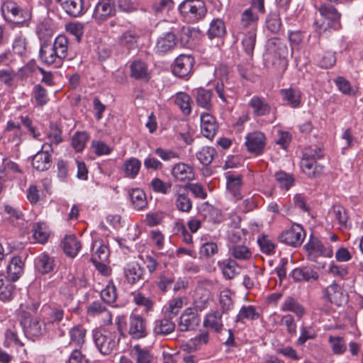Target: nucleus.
Listing matches in <instances>:
<instances>
[{
    "label": "nucleus",
    "instance_id": "f257e3e1",
    "mask_svg": "<svg viewBox=\"0 0 363 363\" xmlns=\"http://www.w3.org/2000/svg\"><path fill=\"white\" fill-rule=\"evenodd\" d=\"M286 45L278 38H269L266 43V51L264 53V65L267 67H278L284 63L288 55Z\"/></svg>",
    "mask_w": 363,
    "mask_h": 363
},
{
    "label": "nucleus",
    "instance_id": "f03ea898",
    "mask_svg": "<svg viewBox=\"0 0 363 363\" xmlns=\"http://www.w3.org/2000/svg\"><path fill=\"white\" fill-rule=\"evenodd\" d=\"M247 106L255 118L267 117L268 123H273L277 120V108L263 96H253L249 100Z\"/></svg>",
    "mask_w": 363,
    "mask_h": 363
},
{
    "label": "nucleus",
    "instance_id": "7ed1b4c3",
    "mask_svg": "<svg viewBox=\"0 0 363 363\" xmlns=\"http://www.w3.org/2000/svg\"><path fill=\"white\" fill-rule=\"evenodd\" d=\"M178 9L180 13L192 23L201 20L207 13L206 4L202 0H184Z\"/></svg>",
    "mask_w": 363,
    "mask_h": 363
},
{
    "label": "nucleus",
    "instance_id": "20e7f679",
    "mask_svg": "<svg viewBox=\"0 0 363 363\" xmlns=\"http://www.w3.org/2000/svg\"><path fill=\"white\" fill-rule=\"evenodd\" d=\"M1 10L4 18L15 24H23L31 18L28 11L23 10L12 0L5 1Z\"/></svg>",
    "mask_w": 363,
    "mask_h": 363
},
{
    "label": "nucleus",
    "instance_id": "39448f33",
    "mask_svg": "<svg viewBox=\"0 0 363 363\" xmlns=\"http://www.w3.org/2000/svg\"><path fill=\"white\" fill-rule=\"evenodd\" d=\"M305 249L308 252V259L315 262L320 257H332L333 255V247L330 245H325L318 238L311 236L309 241L305 245Z\"/></svg>",
    "mask_w": 363,
    "mask_h": 363
},
{
    "label": "nucleus",
    "instance_id": "423d86ee",
    "mask_svg": "<svg viewBox=\"0 0 363 363\" xmlns=\"http://www.w3.org/2000/svg\"><path fill=\"white\" fill-rule=\"evenodd\" d=\"M306 238V232L300 224L294 223L285 229L279 236V240L294 247L301 246Z\"/></svg>",
    "mask_w": 363,
    "mask_h": 363
},
{
    "label": "nucleus",
    "instance_id": "0eeeda50",
    "mask_svg": "<svg viewBox=\"0 0 363 363\" xmlns=\"http://www.w3.org/2000/svg\"><path fill=\"white\" fill-rule=\"evenodd\" d=\"M93 338L96 346L103 354H108L116 349L119 340L116 339L112 333H103L101 330H96L93 333Z\"/></svg>",
    "mask_w": 363,
    "mask_h": 363
},
{
    "label": "nucleus",
    "instance_id": "6e6552de",
    "mask_svg": "<svg viewBox=\"0 0 363 363\" xmlns=\"http://www.w3.org/2000/svg\"><path fill=\"white\" fill-rule=\"evenodd\" d=\"M172 194L176 209L182 213H189L192 209L193 204L189 196L187 186L176 184L172 188Z\"/></svg>",
    "mask_w": 363,
    "mask_h": 363
},
{
    "label": "nucleus",
    "instance_id": "1a4fd4ad",
    "mask_svg": "<svg viewBox=\"0 0 363 363\" xmlns=\"http://www.w3.org/2000/svg\"><path fill=\"white\" fill-rule=\"evenodd\" d=\"M226 178L227 194L235 201L242 199V189L244 186L242 176L238 173L228 172Z\"/></svg>",
    "mask_w": 363,
    "mask_h": 363
},
{
    "label": "nucleus",
    "instance_id": "9d476101",
    "mask_svg": "<svg viewBox=\"0 0 363 363\" xmlns=\"http://www.w3.org/2000/svg\"><path fill=\"white\" fill-rule=\"evenodd\" d=\"M21 323L25 335L33 341L42 336L45 331V324L37 318L25 316Z\"/></svg>",
    "mask_w": 363,
    "mask_h": 363
},
{
    "label": "nucleus",
    "instance_id": "9b49d317",
    "mask_svg": "<svg viewBox=\"0 0 363 363\" xmlns=\"http://www.w3.org/2000/svg\"><path fill=\"white\" fill-rule=\"evenodd\" d=\"M115 14L114 5L111 0H99L92 14L93 19L101 24Z\"/></svg>",
    "mask_w": 363,
    "mask_h": 363
},
{
    "label": "nucleus",
    "instance_id": "f8f14e48",
    "mask_svg": "<svg viewBox=\"0 0 363 363\" xmlns=\"http://www.w3.org/2000/svg\"><path fill=\"white\" fill-rule=\"evenodd\" d=\"M127 332L133 339L145 337L147 335L146 320L140 315L131 314Z\"/></svg>",
    "mask_w": 363,
    "mask_h": 363
},
{
    "label": "nucleus",
    "instance_id": "ddd939ff",
    "mask_svg": "<svg viewBox=\"0 0 363 363\" xmlns=\"http://www.w3.org/2000/svg\"><path fill=\"white\" fill-rule=\"evenodd\" d=\"M53 148L48 143H44L42 148L38 151L33 158V167L38 171H45L48 169L52 164L50 152Z\"/></svg>",
    "mask_w": 363,
    "mask_h": 363
},
{
    "label": "nucleus",
    "instance_id": "4468645a",
    "mask_svg": "<svg viewBox=\"0 0 363 363\" xmlns=\"http://www.w3.org/2000/svg\"><path fill=\"white\" fill-rule=\"evenodd\" d=\"M320 16L326 21L328 28L339 30L341 28L340 13L331 4H323L318 8Z\"/></svg>",
    "mask_w": 363,
    "mask_h": 363
},
{
    "label": "nucleus",
    "instance_id": "2eb2a0df",
    "mask_svg": "<svg viewBox=\"0 0 363 363\" xmlns=\"http://www.w3.org/2000/svg\"><path fill=\"white\" fill-rule=\"evenodd\" d=\"M266 140L263 133L255 131L247 135L245 145L250 152L261 155L264 152Z\"/></svg>",
    "mask_w": 363,
    "mask_h": 363
},
{
    "label": "nucleus",
    "instance_id": "dca6fc26",
    "mask_svg": "<svg viewBox=\"0 0 363 363\" xmlns=\"http://www.w3.org/2000/svg\"><path fill=\"white\" fill-rule=\"evenodd\" d=\"M130 77L138 81L148 82L151 79V71L145 61L136 59L130 65Z\"/></svg>",
    "mask_w": 363,
    "mask_h": 363
},
{
    "label": "nucleus",
    "instance_id": "f3484780",
    "mask_svg": "<svg viewBox=\"0 0 363 363\" xmlns=\"http://www.w3.org/2000/svg\"><path fill=\"white\" fill-rule=\"evenodd\" d=\"M201 319L198 313L191 308H187L180 316L178 328L182 332L193 330L199 325Z\"/></svg>",
    "mask_w": 363,
    "mask_h": 363
},
{
    "label": "nucleus",
    "instance_id": "a211bd4d",
    "mask_svg": "<svg viewBox=\"0 0 363 363\" xmlns=\"http://www.w3.org/2000/svg\"><path fill=\"white\" fill-rule=\"evenodd\" d=\"M194 60L191 55H180L174 60L172 73L179 77L187 76L191 71Z\"/></svg>",
    "mask_w": 363,
    "mask_h": 363
},
{
    "label": "nucleus",
    "instance_id": "6ab92c4d",
    "mask_svg": "<svg viewBox=\"0 0 363 363\" xmlns=\"http://www.w3.org/2000/svg\"><path fill=\"white\" fill-rule=\"evenodd\" d=\"M200 126L202 135L212 140L218 130L216 118L209 113H202L200 116Z\"/></svg>",
    "mask_w": 363,
    "mask_h": 363
},
{
    "label": "nucleus",
    "instance_id": "aec40b11",
    "mask_svg": "<svg viewBox=\"0 0 363 363\" xmlns=\"http://www.w3.org/2000/svg\"><path fill=\"white\" fill-rule=\"evenodd\" d=\"M23 130L21 124L13 120H9L3 130L2 138L8 143L18 145L21 142Z\"/></svg>",
    "mask_w": 363,
    "mask_h": 363
},
{
    "label": "nucleus",
    "instance_id": "412c9836",
    "mask_svg": "<svg viewBox=\"0 0 363 363\" xmlns=\"http://www.w3.org/2000/svg\"><path fill=\"white\" fill-rule=\"evenodd\" d=\"M257 21L258 16L252 11V8L245 9L241 14L238 32L257 31Z\"/></svg>",
    "mask_w": 363,
    "mask_h": 363
},
{
    "label": "nucleus",
    "instance_id": "4be33fe9",
    "mask_svg": "<svg viewBox=\"0 0 363 363\" xmlns=\"http://www.w3.org/2000/svg\"><path fill=\"white\" fill-rule=\"evenodd\" d=\"M177 39L176 35L169 31L160 35L156 42L155 50L160 54H164L172 51L177 45Z\"/></svg>",
    "mask_w": 363,
    "mask_h": 363
},
{
    "label": "nucleus",
    "instance_id": "5701e85b",
    "mask_svg": "<svg viewBox=\"0 0 363 363\" xmlns=\"http://www.w3.org/2000/svg\"><path fill=\"white\" fill-rule=\"evenodd\" d=\"M123 274L127 282L134 284L143 280L145 269L139 263L132 262L124 267Z\"/></svg>",
    "mask_w": 363,
    "mask_h": 363
},
{
    "label": "nucleus",
    "instance_id": "b1692460",
    "mask_svg": "<svg viewBox=\"0 0 363 363\" xmlns=\"http://www.w3.org/2000/svg\"><path fill=\"white\" fill-rule=\"evenodd\" d=\"M39 57L43 63L53 65L55 67H60L63 61L52 46L48 44L41 46Z\"/></svg>",
    "mask_w": 363,
    "mask_h": 363
},
{
    "label": "nucleus",
    "instance_id": "393cba45",
    "mask_svg": "<svg viewBox=\"0 0 363 363\" xmlns=\"http://www.w3.org/2000/svg\"><path fill=\"white\" fill-rule=\"evenodd\" d=\"M90 6L91 3L89 0H67L63 4L66 12L73 17L83 15Z\"/></svg>",
    "mask_w": 363,
    "mask_h": 363
},
{
    "label": "nucleus",
    "instance_id": "a878e982",
    "mask_svg": "<svg viewBox=\"0 0 363 363\" xmlns=\"http://www.w3.org/2000/svg\"><path fill=\"white\" fill-rule=\"evenodd\" d=\"M282 101L289 106L297 108L301 105V91L296 88L289 87L280 90Z\"/></svg>",
    "mask_w": 363,
    "mask_h": 363
},
{
    "label": "nucleus",
    "instance_id": "bb28decb",
    "mask_svg": "<svg viewBox=\"0 0 363 363\" xmlns=\"http://www.w3.org/2000/svg\"><path fill=\"white\" fill-rule=\"evenodd\" d=\"M289 275L296 282L315 281L319 279L318 273L309 267H297Z\"/></svg>",
    "mask_w": 363,
    "mask_h": 363
},
{
    "label": "nucleus",
    "instance_id": "cd10ccee",
    "mask_svg": "<svg viewBox=\"0 0 363 363\" xmlns=\"http://www.w3.org/2000/svg\"><path fill=\"white\" fill-rule=\"evenodd\" d=\"M218 266L226 279H232L240 274V266L231 257L218 261Z\"/></svg>",
    "mask_w": 363,
    "mask_h": 363
},
{
    "label": "nucleus",
    "instance_id": "c85d7f7f",
    "mask_svg": "<svg viewBox=\"0 0 363 363\" xmlns=\"http://www.w3.org/2000/svg\"><path fill=\"white\" fill-rule=\"evenodd\" d=\"M281 310L294 313L298 319H301L306 313L305 307L296 298L290 296L284 298L281 306Z\"/></svg>",
    "mask_w": 363,
    "mask_h": 363
},
{
    "label": "nucleus",
    "instance_id": "c756f323",
    "mask_svg": "<svg viewBox=\"0 0 363 363\" xmlns=\"http://www.w3.org/2000/svg\"><path fill=\"white\" fill-rule=\"evenodd\" d=\"M24 263L20 257H14L7 266V276L5 277L10 281H16L23 272Z\"/></svg>",
    "mask_w": 363,
    "mask_h": 363
},
{
    "label": "nucleus",
    "instance_id": "7c9ffc66",
    "mask_svg": "<svg viewBox=\"0 0 363 363\" xmlns=\"http://www.w3.org/2000/svg\"><path fill=\"white\" fill-rule=\"evenodd\" d=\"M229 254L233 259L238 261H248L252 257V250L245 245L234 243L229 245Z\"/></svg>",
    "mask_w": 363,
    "mask_h": 363
},
{
    "label": "nucleus",
    "instance_id": "2f4dec72",
    "mask_svg": "<svg viewBox=\"0 0 363 363\" xmlns=\"http://www.w3.org/2000/svg\"><path fill=\"white\" fill-rule=\"evenodd\" d=\"M325 295L331 303L337 306H341L346 301L341 286L336 281L325 289Z\"/></svg>",
    "mask_w": 363,
    "mask_h": 363
},
{
    "label": "nucleus",
    "instance_id": "473e14b6",
    "mask_svg": "<svg viewBox=\"0 0 363 363\" xmlns=\"http://www.w3.org/2000/svg\"><path fill=\"white\" fill-rule=\"evenodd\" d=\"M222 313L217 311L208 313L203 320V326L216 333H219L223 328Z\"/></svg>",
    "mask_w": 363,
    "mask_h": 363
},
{
    "label": "nucleus",
    "instance_id": "72a5a7b5",
    "mask_svg": "<svg viewBox=\"0 0 363 363\" xmlns=\"http://www.w3.org/2000/svg\"><path fill=\"white\" fill-rule=\"evenodd\" d=\"M210 292L203 288H198L196 291L194 306L191 307L196 313L201 312L208 306Z\"/></svg>",
    "mask_w": 363,
    "mask_h": 363
},
{
    "label": "nucleus",
    "instance_id": "f704fd0d",
    "mask_svg": "<svg viewBox=\"0 0 363 363\" xmlns=\"http://www.w3.org/2000/svg\"><path fill=\"white\" fill-rule=\"evenodd\" d=\"M300 167L302 172L308 177H315L321 174L323 167L317 164V162L303 156Z\"/></svg>",
    "mask_w": 363,
    "mask_h": 363
},
{
    "label": "nucleus",
    "instance_id": "c9c22d12",
    "mask_svg": "<svg viewBox=\"0 0 363 363\" xmlns=\"http://www.w3.org/2000/svg\"><path fill=\"white\" fill-rule=\"evenodd\" d=\"M226 34V27L224 21L221 18H213L207 30V36L209 39H221Z\"/></svg>",
    "mask_w": 363,
    "mask_h": 363
},
{
    "label": "nucleus",
    "instance_id": "e433bc0d",
    "mask_svg": "<svg viewBox=\"0 0 363 363\" xmlns=\"http://www.w3.org/2000/svg\"><path fill=\"white\" fill-rule=\"evenodd\" d=\"M172 175L175 179L181 182L191 180L194 177L192 167L184 163L175 164L172 169Z\"/></svg>",
    "mask_w": 363,
    "mask_h": 363
},
{
    "label": "nucleus",
    "instance_id": "4c0bfd02",
    "mask_svg": "<svg viewBox=\"0 0 363 363\" xmlns=\"http://www.w3.org/2000/svg\"><path fill=\"white\" fill-rule=\"evenodd\" d=\"M65 253L70 257H74L81 249V243L74 235H67L62 242Z\"/></svg>",
    "mask_w": 363,
    "mask_h": 363
},
{
    "label": "nucleus",
    "instance_id": "58836bf2",
    "mask_svg": "<svg viewBox=\"0 0 363 363\" xmlns=\"http://www.w3.org/2000/svg\"><path fill=\"white\" fill-rule=\"evenodd\" d=\"M138 39L139 34L138 31L135 29H130L123 32L118 38V43L121 46L130 50L137 46Z\"/></svg>",
    "mask_w": 363,
    "mask_h": 363
},
{
    "label": "nucleus",
    "instance_id": "ea45409f",
    "mask_svg": "<svg viewBox=\"0 0 363 363\" xmlns=\"http://www.w3.org/2000/svg\"><path fill=\"white\" fill-rule=\"evenodd\" d=\"M237 35H241V43L245 52L252 57L256 44L257 31L238 32Z\"/></svg>",
    "mask_w": 363,
    "mask_h": 363
},
{
    "label": "nucleus",
    "instance_id": "a19ab883",
    "mask_svg": "<svg viewBox=\"0 0 363 363\" xmlns=\"http://www.w3.org/2000/svg\"><path fill=\"white\" fill-rule=\"evenodd\" d=\"M35 266L41 274H48L54 270V259L46 253H42L36 257Z\"/></svg>",
    "mask_w": 363,
    "mask_h": 363
},
{
    "label": "nucleus",
    "instance_id": "79ce46f5",
    "mask_svg": "<svg viewBox=\"0 0 363 363\" xmlns=\"http://www.w3.org/2000/svg\"><path fill=\"white\" fill-rule=\"evenodd\" d=\"M170 319L169 317L155 321L153 332L156 336L169 335L174 330L175 324Z\"/></svg>",
    "mask_w": 363,
    "mask_h": 363
},
{
    "label": "nucleus",
    "instance_id": "37998d69",
    "mask_svg": "<svg viewBox=\"0 0 363 363\" xmlns=\"http://www.w3.org/2000/svg\"><path fill=\"white\" fill-rule=\"evenodd\" d=\"M259 317V313L253 306H243L240 309L235 318L236 323H245L246 320H255Z\"/></svg>",
    "mask_w": 363,
    "mask_h": 363
},
{
    "label": "nucleus",
    "instance_id": "c03bdc74",
    "mask_svg": "<svg viewBox=\"0 0 363 363\" xmlns=\"http://www.w3.org/2000/svg\"><path fill=\"white\" fill-rule=\"evenodd\" d=\"M133 301L136 306L142 308L143 312L145 313L153 310L155 304L153 300L141 292L136 291L133 294Z\"/></svg>",
    "mask_w": 363,
    "mask_h": 363
},
{
    "label": "nucleus",
    "instance_id": "a18cd8bd",
    "mask_svg": "<svg viewBox=\"0 0 363 363\" xmlns=\"http://www.w3.org/2000/svg\"><path fill=\"white\" fill-rule=\"evenodd\" d=\"M86 330L79 325L74 326L69 330L70 345H74L80 349L85 342Z\"/></svg>",
    "mask_w": 363,
    "mask_h": 363
},
{
    "label": "nucleus",
    "instance_id": "49530a36",
    "mask_svg": "<svg viewBox=\"0 0 363 363\" xmlns=\"http://www.w3.org/2000/svg\"><path fill=\"white\" fill-rule=\"evenodd\" d=\"M140 167L141 162L135 157H131L124 162L123 170L126 177L134 179L138 174Z\"/></svg>",
    "mask_w": 363,
    "mask_h": 363
},
{
    "label": "nucleus",
    "instance_id": "de8ad7c7",
    "mask_svg": "<svg viewBox=\"0 0 363 363\" xmlns=\"http://www.w3.org/2000/svg\"><path fill=\"white\" fill-rule=\"evenodd\" d=\"M219 306L223 314L228 313L233 308L234 301L233 299V292L230 290L225 289L220 291Z\"/></svg>",
    "mask_w": 363,
    "mask_h": 363
},
{
    "label": "nucleus",
    "instance_id": "09e8293b",
    "mask_svg": "<svg viewBox=\"0 0 363 363\" xmlns=\"http://www.w3.org/2000/svg\"><path fill=\"white\" fill-rule=\"evenodd\" d=\"M49 235V230L45 223L39 222L34 223L33 226V237L36 242L44 244L47 242Z\"/></svg>",
    "mask_w": 363,
    "mask_h": 363
},
{
    "label": "nucleus",
    "instance_id": "8fccbe9b",
    "mask_svg": "<svg viewBox=\"0 0 363 363\" xmlns=\"http://www.w3.org/2000/svg\"><path fill=\"white\" fill-rule=\"evenodd\" d=\"M130 199L133 208L140 211L147 206V200L145 192L140 189H133L130 192Z\"/></svg>",
    "mask_w": 363,
    "mask_h": 363
},
{
    "label": "nucleus",
    "instance_id": "3c124183",
    "mask_svg": "<svg viewBox=\"0 0 363 363\" xmlns=\"http://www.w3.org/2000/svg\"><path fill=\"white\" fill-rule=\"evenodd\" d=\"M262 201V197L259 194H253L242 200L238 205L239 210L242 213H247L255 209L259 206Z\"/></svg>",
    "mask_w": 363,
    "mask_h": 363
},
{
    "label": "nucleus",
    "instance_id": "603ef678",
    "mask_svg": "<svg viewBox=\"0 0 363 363\" xmlns=\"http://www.w3.org/2000/svg\"><path fill=\"white\" fill-rule=\"evenodd\" d=\"M212 92L210 90L199 89L196 90V101L199 106L210 110L212 107L211 104Z\"/></svg>",
    "mask_w": 363,
    "mask_h": 363
},
{
    "label": "nucleus",
    "instance_id": "864d4df0",
    "mask_svg": "<svg viewBox=\"0 0 363 363\" xmlns=\"http://www.w3.org/2000/svg\"><path fill=\"white\" fill-rule=\"evenodd\" d=\"M11 281L6 279L2 274H0V299L9 301L12 298L14 294L15 286Z\"/></svg>",
    "mask_w": 363,
    "mask_h": 363
},
{
    "label": "nucleus",
    "instance_id": "5fc2aeb1",
    "mask_svg": "<svg viewBox=\"0 0 363 363\" xmlns=\"http://www.w3.org/2000/svg\"><path fill=\"white\" fill-rule=\"evenodd\" d=\"M174 103L184 115H189L191 112L190 96L184 92H179L174 96Z\"/></svg>",
    "mask_w": 363,
    "mask_h": 363
},
{
    "label": "nucleus",
    "instance_id": "6e6d98bb",
    "mask_svg": "<svg viewBox=\"0 0 363 363\" xmlns=\"http://www.w3.org/2000/svg\"><path fill=\"white\" fill-rule=\"evenodd\" d=\"M13 50L21 56H26L30 52L28 42L23 34L19 33L15 37L13 42Z\"/></svg>",
    "mask_w": 363,
    "mask_h": 363
},
{
    "label": "nucleus",
    "instance_id": "4d7b16f0",
    "mask_svg": "<svg viewBox=\"0 0 363 363\" xmlns=\"http://www.w3.org/2000/svg\"><path fill=\"white\" fill-rule=\"evenodd\" d=\"M274 177L279 188L284 191L289 190L294 184L293 175L284 171L277 172Z\"/></svg>",
    "mask_w": 363,
    "mask_h": 363
},
{
    "label": "nucleus",
    "instance_id": "13d9d810",
    "mask_svg": "<svg viewBox=\"0 0 363 363\" xmlns=\"http://www.w3.org/2000/svg\"><path fill=\"white\" fill-rule=\"evenodd\" d=\"M216 154L213 147L206 146L196 152V158L202 164L207 166L212 162Z\"/></svg>",
    "mask_w": 363,
    "mask_h": 363
},
{
    "label": "nucleus",
    "instance_id": "bf43d9fd",
    "mask_svg": "<svg viewBox=\"0 0 363 363\" xmlns=\"http://www.w3.org/2000/svg\"><path fill=\"white\" fill-rule=\"evenodd\" d=\"M68 45L69 41L67 37L60 35L55 39L52 46L60 55V57L64 60L67 56Z\"/></svg>",
    "mask_w": 363,
    "mask_h": 363
},
{
    "label": "nucleus",
    "instance_id": "052dcab7",
    "mask_svg": "<svg viewBox=\"0 0 363 363\" xmlns=\"http://www.w3.org/2000/svg\"><path fill=\"white\" fill-rule=\"evenodd\" d=\"M31 94L32 98L38 106H43L49 101L47 90L40 84H36L34 86Z\"/></svg>",
    "mask_w": 363,
    "mask_h": 363
},
{
    "label": "nucleus",
    "instance_id": "680f3d73",
    "mask_svg": "<svg viewBox=\"0 0 363 363\" xmlns=\"http://www.w3.org/2000/svg\"><path fill=\"white\" fill-rule=\"evenodd\" d=\"M334 83L338 90L343 94L347 96H354L356 90L351 85L350 82L343 77H337L334 79Z\"/></svg>",
    "mask_w": 363,
    "mask_h": 363
},
{
    "label": "nucleus",
    "instance_id": "e2e57ef3",
    "mask_svg": "<svg viewBox=\"0 0 363 363\" xmlns=\"http://www.w3.org/2000/svg\"><path fill=\"white\" fill-rule=\"evenodd\" d=\"M266 28L272 33H278L281 30V22L280 16L277 13H272L267 17Z\"/></svg>",
    "mask_w": 363,
    "mask_h": 363
},
{
    "label": "nucleus",
    "instance_id": "0e129e2a",
    "mask_svg": "<svg viewBox=\"0 0 363 363\" xmlns=\"http://www.w3.org/2000/svg\"><path fill=\"white\" fill-rule=\"evenodd\" d=\"M328 342L335 354H342L346 351L345 341L342 337L330 335L328 338Z\"/></svg>",
    "mask_w": 363,
    "mask_h": 363
},
{
    "label": "nucleus",
    "instance_id": "69168bd1",
    "mask_svg": "<svg viewBox=\"0 0 363 363\" xmlns=\"http://www.w3.org/2000/svg\"><path fill=\"white\" fill-rule=\"evenodd\" d=\"M101 297L107 303H113L117 298L116 287L112 281L108 283L101 292Z\"/></svg>",
    "mask_w": 363,
    "mask_h": 363
},
{
    "label": "nucleus",
    "instance_id": "338daca9",
    "mask_svg": "<svg viewBox=\"0 0 363 363\" xmlns=\"http://www.w3.org/2000/svg\"><path fill=\"white\" fill-rule=\"evenodd\" d=\"M328 272L333 277L340 279H345L349 274L348 267L345 265H339L331 262Z\"/></svg>",
    "mask_w": 363,
    "mask_h": 363
},
{
    "label": "nucleus",
    "instance_id": "774afa93",
    "mask_svg": "<svg viewBox=\"0 0 363 363\" xmlns=\"http://www.w3.org/2000/svg\"><path fill=\"white\" fill-rule=\"evenodd\" d=\"M133 352L137 363H151L152 355L147 350L136 345L133 347Z\"/></svg>",
    "mask_w": 363,
    "mask_h": 363
}]
</instances>
